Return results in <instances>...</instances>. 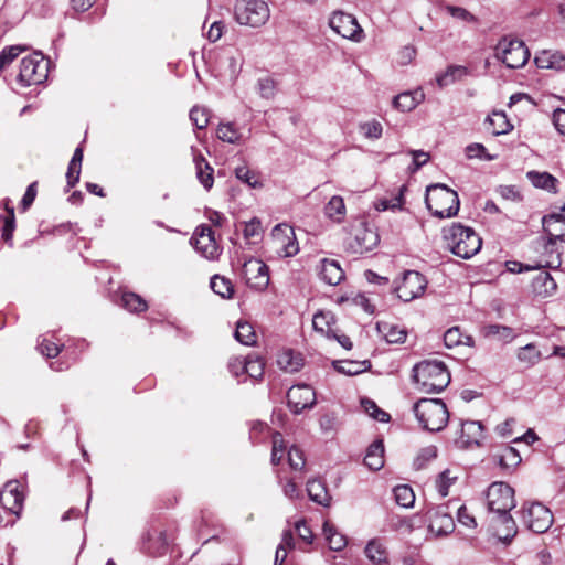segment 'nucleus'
<instances>
[{
	"instance_id": "338daca9",
	"label": "nucleus",
	"mask_w": 565,
	"mask_h": 565,
	"mask_svg": "<svg viewBox=\"0 0 565 565\" xmlns=\"http://www.w3.org/2000/svg\"><path fill=\"white\" fill-rule=\"evenodd\" d=\"M243 233H244L245 238H253V237L260 236V233H262L260 221L257 218H253L249 222H247L245 224Z\"/></svg>"
},
{
	"instance_id": "09e8293b",
	"label": "nucleus",
	"mask_w": 565,
	"mask_h": 565,
	"mask_svg": "<svg viewBox=\"0 0 565 565\" xmlns=\"http://www.w3.org/2000/svg\"><path fill=\"white\" fill-rule=\"evenodd\" d=\"M264 367H265V363L258 355L250 354V355L246 356L245 373L249 377H252L254 380L262 379V376L264 374Z\"/></svg>"
},
{
	"instance_id": "4d7b16f0",
	"label": "nucleus",
	"mask_w": 565,
	"mask_h": 565,
	"mask_svg": "<svg viewBox=\"0 0 565 565\" xmlns=\"http://www.w3.org/2000/svg\"><path fill=\"white\" fill-rule=\"evenodd\" d=\"M445 10L448 14H450L454 19L460 20L466 23H477L478 19L469 12L467 9L457 6H446Z\"/></svg>"
},
{
	"instance_id": "9d476101",
	"label": "nucleus",
	"mask_w": 565,
	"mask_h": 565,
	"mask_svg": "<svg viewBox=\"0 0 565 565\" xmlns=\"http://www.w3.org/2000/svg\"><path fill=\"white\" fill-rule=\"evenodd\" d=\"M329 25L337 34L353 42L359 43L364 39L363 29L352 14L334 12L329 20Z\"/></svg>"
},
{
	"instance_id": "c756f323",
	"label": "nucleus",
	"mask_w": 565,
	"mask_h": 565,
	"mask_svg": "<svg viewBox=\"0 0 565 565\" xmlns=\"http://www.w3.org/2000/svg\"><path fill=\"white\" fill-rule=\"evenodd\" d=\"M307 492L309 498L321 505H329L330 495L324 483L319 479H310L307 482Z\"/></svg>"
},
{
	"instance_id": "412c9836",
	"label": "nucleus",
	"mask_w": 565,
	"mask_h": 565,
	"mask_svg": "<svg viewBox=\"0 0 565 565\" xmlns=\"http://www.w3.org/2000/svg\"><path fill=\"white\" fill-rule=\"evenodd\" d=\"M483 438V427L480 422L467 420L461 424V434L458 439L460 447L479 446Z\"/></svg>"
},
{
	"instance_id": "e2e57ef3",
	"label": "nucleus",
	"mask_w": 565,
	"mask_h": 565,
	"mask_svg": "<svg viewBox=\"0 0 565 565\" xmlns=\"http://www.w3.org/2000/svg\"><path fill=\"white\" fill-rule=\"evenodd\" d=\"M15 227L14 209L9 210V215L3 220L2 238L6 242H10Z\"/></svg>"
},
{
	"instance_id": "680f3d73",
	"label": "nucleus",
	"mask_w": 565,
	"mask_h": 565,
	"mask_svg": "<svg viewBox=\"0 0 565 565\" xmlns=\"http://www.w3.org/2000/svg\"><path fill=\"white\" fill-rule=\"evenodd\" d=\"M23 51V47L21 46H10L4 49L0 53V68H4L7 65H9L15 57L19 56V54Z\"/></svg>"
},
{
	"instance_id": "6e6d98bb",
	"label": "nucleus",
	"mask_w": 565,
	"mask_h": 565,
	"mask_svg": "<svg viewBox=\"0 0 565 565\" xmlns=\"http://www.w3.org/2000/svg\"><path fill=\"white\" fill-rule=\"evenodd\" d=\"M190 119L198 129H204L209 125V110L204 107L194 106L190 110Z\"/></svg>"
},
{
	"instance_id": "4c0bfd02",
	"label": "nucleus",
	"mask_w": 565,
	"mask_h": 565,
	"mask_svg": "<svg viewBox=\"0 0 565 565\" xmlns=\"http://www.w3.org/2000/svg\"><path fill=\"white\" fill-rule=\"evenodd\" d=\"M516 358L520 363L531 367L541 361L542 353L534 343H529L518 350Z\"/></svg>"
},
{
	"instance_id": "423d86ee",
	"label": "nucleus",
	"mask_w": 565,
	"mask_h": 565,
	"mask_svg": "<svg viewBox=\"0 0 565 565\" xmlns=\"http://www.w3.org/2000/svg\"><path fill=\"white\" fill-rule=\"evenodd\" d=\"M234 18L241 25L260 28L270 18V9L264 0H236Z\"/></svg>"
},
{
	"instance_id": "37998d69",
	"label": "nucleus",
	"mask_w": 565,
	"mask_h": 565,
	"mask_svg": "<svg viewBox=\"0 0 565 565\" xmlns=\"http://www.w3.org/2000/svg\"><path fill=\"white\" fill-rule=\"evenodd\" d=\"M217 138L228 143H239L242 141L241 131L231 122L220 124L216 130Z\"/></svg>"
},
{
	"instance_id": "a211bd4d",
	"label": "nucleus",
	"mask_w": 565,
	"mask_h": 565,
	"mask_svg": "<svg viewBox=\"0 0 565 565\" xmlns=\"http://www.w3.org/2000/svg\"><path fill=\"white\" fill-rule=\"evenodd\" d=\"M379 242V234L374 230L365 226V224H361L355 230L354 238L350 246L354 253L364 254L375 248Z\"/></svg>"
},
{
	"instance_id": "1a4fd4ad",
	"label": "nucleus",
	"mask_w": 565,
	"mask_h": 565,
	"mask_svg": "<svg viewBox=\"0 0 565 565\" xmlns=\"http://www.w3.org/2000/svg\"><path fill=\"white\" fill-rule=\"evenodd\" d=\"M522 519L534 533H544L553 524V514L550 509L540 502H532L523 507Z\"/></svg>"
},
{
	"instance_id": "f704fd0d",
	"label": "nucleus",
	"mask_w": 565,
	"mask_h": 565,
	"mask_svg": "<svg viewBox=\"0 0 565 565\" xmlns=\"http://www.w3.org/2000/svg\"><path fill=\"white\" fill-rule=\"evenodd\" d=\"M444 342L447 348H455L459 345L472 347L473 338L463 334L459 327L449 328L444 334Z\"/></svg>"
},
{
	"instance_id": "0e129e2a",
	"label": "nucleus",
	"mask_w": 565,
	"mask_h": 565,
	"mask_svg": "<svg viewBox=\"0 0 565 565\" xmlns=\"http://www.w3.org/2000/svg\"><path fill=\"white\" fill-rule=\"evenodd\" d=\"M409 154L413 157V166L409 167L411 172H416L429 160V153L423 150H411Z\"/></svg>"
},
{
	"instance_id": "58836bf2",
	"label": "nucleus",
	"mask_w": 565,
	"mask_h": 565,
	"mask_svg": "<svg viewBox=\"0 0 565 565\" xmlns=\"http://www.w3.org/2000/svg\"><path fill=\"white\" fill-rule=\"evenodd\" d=\"M377 329L388 343H403L407 335L406 330L396 324L377 323Z\"/></svg>"
},
{
	"instance_id": "49530a36",
	"label": "nucleus",
	"mask_w": 565,
	"mask_h": 565,
	"mask_svg": "<svg viewBox=\"0 0 565 565\" xmlns=\"http://www.w3.org/2000/svg\"><path fill=\"white\" fill-rule=\"evenodd\" d=\"M395 501L403 508H412L415 502V493L408 484H398L394 488Z\"/></svg>"
},
{
	"instance_id": "79ce46f5",
	"label": "nucleus",
	"mask_w": 565,
	"mask_h": 565,
	"mask_svg": "<svg viewBox=\"0 0 565 565\" xmlns=\"http://www.w3.org/2000/svg\"><path fill=\"white\" fill-rule=\"evenodd\" d=\"M334 369L339 373L347 375H356L364 372L369 366V361H338L333 362Z\"/></svg>"
},
{
	"instance_id": "72a5a7b5",
	"label": "nucleus",
	"mask_w": 565,
	"mask_h": 565,
	"mask_svg": "<svg viewBox=\"0 0 565 565\" xmlns=\"http://www.w3.org/2000/svg\"><path fill=\"white\" fill-rule=\"evenodd\" d=\"M347 209L344 200L340 195H333L324 206V214L335 223H341L345 217Z\"/></svg>"
},
{
	"instance_id": "4be33fe9",
	"label": "nucleus",
	"mask_w": 565,
	"mask_h": 565,
	"mask_svg": "<svg viewBox=\"0 0 565 565\" xmlns=\"http://www.w3.org/2000/svg\"><path fill=\"white\" fill-rule=\"evenodd\" d=\"M320 278L330 286L339 285L344 278V271L333 259H323L319 269Z\"/></svg>"
},
{
	"instance_id": "39448f33",
	"label": "nucleus",
	"mask_w": 565,
	"mask_h": 565,
	"mask_svg": "<svg viewBox=\"0 0 565 565\" xmlns=\"http://www.w3.org/2000/svg\"><path fill=\"white\" fill-rule=\"evenodd\" d=\"M413 409L419 425L429 431H440L449 419L448 409L439 398H420Z\"/></svg>"
},
{
	"instance_id": "6ab92c4d",
	"label": "nucleus",
	"mask_w": 565,
	"mask_h": 565,
	"mask_svg": "<svg viewBox=\"0 0 565 565\" xmlns=\"http://www.w3.org/2000/svg\"><path fill=\"white\" fill-rule=\"evenodd\" d=\"M565 204L561 209V213H554L543 217V228L548 236V245L556 242H565Z\"/></svg>"
},
{
	"instance_id": "ea45409f",
	"label": "nucleus",
	"mask_w": 565,
	"mask_h": 565,
	"mask_svg": "<svg viewBox=\"0 0 565 565\" xmlns=\"http://www.w3.org/2000/svg\"><path fill=\"white\" fill-rule=\"evenodd\" d=\"M235 339L244 345H254L257 342L255 330L247 321H238L236 323Z\"/></svg>"
},
{
	"instance_id": "a19ab883",
	"label": "nucleus",
	"mask_w": 565,
	"mask_h": 565,
	"mask_svg": "<svg viewBox=\"0 0 565 565\" xmlns=\"http://www.w3.org/2000/svg\"><path fill=\"white\" fill-rule=\"evenodd\" d=\"M484 335L495 338L504 343L511 342L515 338L512 328L501 324H490L484 328Z\"/></svg>"
},
{
	"instance_id": "aec40b11",
	"label": "nucleus",
	"mask_w": 565,
	"mask_h": 565,
	"mask_svg": "<svg viewBox=\"0 0 565 565\" xmlns=\"http://www.w3.org/2000/svg\"><path fill=\"white\" fill-rule=\"evenodd\" d=\"M191 151L193 156V163L195 166L196 179L206 191H210L214 184V169L195 147H191Z\"/></svg>"
},
{
	"instance_id": "7ed1b4c3",
	"label": "nucleus",
	"mask_w": 565,
	"mask_h": 565,
	"mask_svg": "<svg viewBox=\"0 0 565 565\" xmlns=\"http://www.w3.org/2000/svg\"><path fill=\"white\" fill-rule=\"evenodd\" d=\"M443 238L446 247L456 256L461 258H470L481 248V238L470 227H466L459 223L444 228Z\"/></svg>"
},
{
	"instance_id": "5fc2aeb1",
	"label": "nucleus",
	"mask_w": 565,
	"mask_h": 565,
	"mask_svg": "<svg viewBox=\"0 0 565 565\" xmlns=\"http://www.w3.org/2000/svg\"><path fill=\"white\" fill-rule=\"evenodd\" d=\"M437 457L436 446H427L419 450L418 455L414 459V467L419 470L423 469L429 461Z\"/></svg>"
},
{
	"instance_id": "dca6fc26",
	"label": "nucleus",
	"mask_w": 565,
	"mask_h": 565,
	"mask_svg": "<svg viewBox=\"0 0 565 565\" xmlns=\"http://www.w3.org/2000/svg\"><path fill=\"white\" fill-rule=\"evenodd\" d=\"M287 403L295 414L312 408L316 404V392L306 384L291 386L287 393Z\"/></svg>"
},
{
	"instance_id": "6e6552de",
	"label": "nucleus",
	"mask_w": 565,
	"mask_h": 565,
	"mask_svg": "<svg viewBox=\"0 0 565 565\" xmlns=\"http://www.w3.org/2000/svg\"><path fill=\"white\" fill-rule=\"evenodd\" d=\"M47 62L41 54H33L21 61L19 81L26 86L38 85L47 78Z\"/></svg>"
},
{
	"instance_id": "20e7f679",
	"label": "nucleus",
	"mask_w": 565,
	"mask_h": 565,
	"mask_svg": "<svg viewBox=\"0 0 565 565\" xmlns=\"http://www.w3.org/2000/svg\"><path fill=\"white\" fill-rule=\"evenodd\" d=\"M425 203L431 214L439 218L456 216L460 205L457 192L440 183L427 186Z\"/></svg>"
},
{
	"instance_id": "0eeeda50",
	"label": "nucleus",
	"mask_w": 565,
	"mask_h": 565,
	"mask_svg": "<svg viewBox=\"0 0 565 565\" xmlns=\"http://www.w3.org/2000/svg\"><path fill=\"white\" fill-rule=\"evenodd\" d=\"M495 57L509 68H519L525 65L530 52L522 41L504 38L495 46Z\"/></svg>"
},
{
	"instance_id": "2eb2a0df",
	"label": "nucleus",
	"mask_w": 565,
	"mask_h": 565,
	"mask_svg": "<svg viewBox=\"0 0 565 565\" xmlns=\"http://www.w3.org/2000/svg\"><path fill=\"white\" fill-rule=\"evenodd\" d=\"M243 275L246 284L257 290L263 291L269 284L268 266L257 258H250L243 265Z\"/></svg>"
},
{
	"instance_id": "f8f14e48",
	"label": "nucleus",
	"mask_w": 565,
	"mask_h": 565,
	"mask_svg": "<svg viewBox=\"0 0 565 565\" xmlns=\"http://www.w3.org/2000/svg\"><path fill=\"white\" fill-rule=\"evenodd\" d=\"M425 515L428 521L429 532L436 536L448 535L455 530V522L449 512V505L431 507Z\"/></svg>"
},
{
	"instance_id": "5701e85b",
	"label": "nucleus",
	"mask_w": 565,
	"mask_h": 565,
	"mask_svg": "<svg viewBox=\"0 0 565 565\" xmlns=\"http://www.w3.org/2000/svg\"><path fill=\"white\" fill-rule=\"evenodd\" d=\"M556 287L554 278L547 271L539 273L532 281L533 292L541 298L552 296L556 291Z\"/></svg>"
},
{
	"instance_id": "f03ea898",
	"label": "nucleus",
	"mask_w": 565,
	"mask_h": 565,
	"mask_svg": "<svg viewBox=\"0 0 565 565\" xmlns=\"http://www.w3.org/2000/svg\"><path fill=\"white\" fill-rule=\"evenodd\" d=\"M413 377L418 388L427 394L444 391L450 383V373L440 361H423L413 369Z\"/></svg>"
},
{
	"instance_id": "052dcab7",
	"label": "nucleus",
	"mask_w": 565,
	"mask_h": 565,
	"mask_svg": "<svg viewBox=\"0 0 565 565\" xmlns=\"http://www.w3.org/2000/svg\"><path fill=\"white\" fill-rule=\"evenodd\" d=\"M288 462L292 469L301 470L306 463L303 452L298 447L292 446L288 450Z\"/></svg>"
},
{
	"instance_id": "c85d7f7f",
	"label": "nucleus",
	"mask_w": 565,
	"mask_h": 565,
	"mask_svg": "<svg viewBox=\"0 0 565 565\" xmlns=\"http://www.w3.org/2000/svg\"><path fill=\"white\" fill-rule=\"evenodd\" d=\"M423 98L424 94L419 90L405 92L393 99V106L401 111H411L423 100Z\"/></svg>"
},
{
	"instance_id": "de8ad7c7",
	"label": "nucleus",
	"mask_w": 565,
	"mask_h": 565,
	"mask_svg": "<svg viewBox=\"0 0 565 565\" xmlns=\"http://www.w3.org/2000/svg\"><path fill=\"white\" fill-rule=\"evenodd\" d=\"M121 305L131 312H142L147 310V302L137 294L124 292L121 296Z\"/></svg>"
},
{
	"instance_id": "a878e982",
	"label": "nucleus",
	"mask_w": 565,
	"mask_h": 565,
	"mask_svg": "<svg viewBox=\"0 0 565 565\" xmlns=\"http://www.w3.org/2000/svg\"><path fill=\"white\" fill-rule=\"evenodd\" d=\"M493 460L504 470H511L519 466L521 456L513 447L505 446L493 455Z\"/></svg>"
},
{
	"instance_id": "bf43d9fd",
	"label": "nucleus",
	"mask_w": 565,
	"mask_h": 565,
	"mask_svg": "<svg viewBox=\"0 0 565 565\" xmlns=\"http://www.w3.org/2000/svg\"><path fill=\"white\" fill-rule=\"evenodd\" d=\"M466 154L468 158H483L488 161L494 160L497 156L488 154L482 143H471L466 148Z\"/></svg>"
},
{
	"instance_id": "69168bd1",
	"label": "nucleus",
	"mask_w": 565,
	"mask_h": 565,
	"mask_svg": "<svg viewBox=\"0 0 565 565\" xmlns=\"http://www.w3.org/2000/svg\"><path fill=\"white\" fill-rule=\"evenodd\" d=\"M40 352L46 358H55L61 352V347L55 342H52L47 339H43L39 344Z\"/></svg>"
},
{
	"instance_id": "f3484780",
	"label": "nucleus",
	"mask_w": 565,
	"mask_h": 565,
	"mask_svg": "<svg viewBox=\"0 0 565 565\" xmlns=\"http://www.w3.org/2000/svg\"><path fill=\"white\" fill-rule=\"evenodd\" d=\"M23 500L24 495L20 491V483L17 480L8 481L0 491L1 505L15 515L21 512Z\"/></svg>"
},
{
	"instance_id": "c03bdc74",
	"label": "nucleus",
	"mask_w": 565,
	"mask_h": 565,
	"mask_svg": "<svg viewBox=\"0 0 565 565\" xmlns=\"http://www.w3.org/2000/svg\"><path fill=\"white\" fill-rule=\"evenodd\" d=\"M467 74V68L459 65L449 66L445 73L437 76L439 87L448 86Z\"/></svg>"
},
{
	"instance_id": "7c9ffc66",
	"label": "nucleus",
	"mask_w": 565,
	"mask_h": 565,
	"mask_svg": "<svg viewBox=\"0 0 565 565\" xmlns=\"http://www.w3.org/2000/svg\"><path fill=\"white\" fill-rule=\"evenodd\" d=\"M278 366L289 373L298 372L302 366V358L292 350H284L277 358Z\"/></svg>"
},
{
	"instance_id": "13d9d810",
	"label": "nucleus",
	"mask_w": 565,
	"mask_h": 565,
	"mask_svg": "<svg viewBox=\"0 0 565 565\" xmlns=\"http://www.w3.org/2000/svg\"><path fill=\"white\" fill-rule=\"evenodd\" d=\"M257 90L263 98L270 99L275 96L276 85L273 78L264 77L257 82Z\"/></svg>"
},
{
	"instance_id": "603ef678",
	"label": "nucleus",
	"mask_w": 565,
	"mask_h": 565,
	"mask_svg": "<svg viewBox=\"0 0 565 565\" xmlns=\"http://www.w3.org/2000/svg\"><path fill=\"white\" fill-rule=\"evenodd\" d=\"M235 175L238 180L248 184L253 189L262 186L258 174L246 166L237 167L235 169Z\"/></svg>"
},
{
	"instance_id": "774afa93",
	"label": "nucleus",
	"mask_w": 565,
	"mask_h": 565,
	"mask_svg": "<svg viewBox=\"0 0 565 565\" xmlns=\"http://www.w3.org/2000/svg\"><path fill=\"white\" fill-rule=\"evenodd\" d=\"M457 518L458 522L467 527L473 529L477 526L475 516L468 512L466 505L458 508Z\"/></svg>"
},
{
	"instance_id": "9b49d317",
	"label": "nucleus",
	"mask_w": 565,
	"mask_h": 565,
	"mask_svg": "<svg viewBox=\"0 0 565 565\" xmlns=\"http://www.w3.org/2000/svg\"><path fill=\"white\" fill-rule=\"evenodd\" d=\"M191 243L195 250L204 258L214 260L221 255V247L216 243L214 232L209 225H200L195 228Z\"/></svg>"
},
{
	"instance_id": "3c124183",
	"label": "nucleus",
	"mask_w": 565,
	"mask_h": 565,
	"mask_svg": "<svg viewBox=\"0 0 565 565\" xmlns=\"http://www.w3.org/2000/svg\"><path fill=\"white\" fill-rule=\"evenodd\" d=\"M458 476L452 475V471L449 469L440 472L436 479V488L438 493L441 497H446L449 493V488L456 482Z\"/></svg>"
},
{
	"instance_id": "cd10ccee",
	"label": "nucleus",
	"mask_w": 565,
	"mask_h": 565,
	"mask_svg": "<svg viewBox=\"0 0 565 565\" xmlns=\"http://www.w3.org/2000/svg\"><path fill=\"white\" fill-rule=\"evenodd\" d=\"M486 124L488 125V130L494 136L508 134L513 128L502 111H493L487 117Z\"/></svg>"
},
{
	"instance_id": "f257e3e1",
	"label": "nucleus",
	"mask_w": 565,
	"mask_h": 565,
	"mask_svg": "<svg viewBox=\"0 0 565 565\" xmlns=\"http://www.w3.org/2000/svg\"><path fill=\"white\" fill-rule=\"evenodd\" d=\"M487 501L489 510L497 515L499 540L509 542L518 532L515 521L510 515L515 507L513 488L502 481L493 482L488 488Z\"/></svg>"
},
{
	"instance_id": "864d4df0",
	"label": "nucleus",
	"mask_w": 565,
	"mask_h": 565,
	"mask_svg": "<svg viewBox=\"0 0 565 565\" xmlns=\"http://www.w3.org/2000/svg\"><path fill=\"white\" fill-rule=\"evenodd\" d=\"M361 406L364 409V412L369 414L372 418L381 423H386L390 420V415L383 409L379 408V406L373 401L369 398H363L361 401Z\"/></svg>"
},
{
	"instance_id": "4468645a",
	"label": "nucleus",
	"mask_w": 565,
	"mask_h": 565,
	"mask_svg": "<svg viewBox=\"0 0 565 565\" xmlns=\"http://www.w3.org/2000/svg\"><path fill=\"white\" fill-rule=\"evenodd\" d=\"M276 253L281 257H291L299 250L294 228L287 224H278L271 231Z\"/></svg>"
},
{
	"instance_id": "e433bc0d",
	"label": "nucleus",
	"mask_w": 565,
	"mask_h": 565,
	"mask_svg": "<svg viewBox=\"0 0 565 565\" xmlns=\"http://www.w3.org/2000/svg\"><path fill=\"white\" fill-rule=\"evenodd\" d=\"M211 289L223 299H231L234 296L233 282L222 275H214L210 281Z\"/></svg>"
},
{
	"instance_id": "393cba45",
	"label": "nucleus",
	"mask_w": 565,
	"mask_h": 565,
	"mask_svg": "<svg viewBox=\"0 0 565 565\" xmlns=\"http://www.w3.org/2000/svg\"><path fill=\"white\" fill-rule=\"evenodd\" d=\"M364 465L373 471H377L384 466V444L382 440L373 441L366 449Z\"/></svg>"
},
{
	"instance_id": "8fccbe9b",
	"label": "nucleus",
	"mask_w": 565,
	"mask_h": 565,
	"mask_svg": "<svg viewBox=\"0 0 565 565\" xmlns=\"http://www.w3.org/2000/svg\"><path fill=\"white\" fill-rule=\"evenodd\" d=\"M359 131L366 139L377 140L382 137L383 126L380 121L373 119L370 121L361 122L359 125Z\"/></svg>"
},
{
	"instance_id": "2f4dec72",
	"label": "nucleus",
	"mask_w": 565,
	"mask_h": 565,
	"mask_svg": "<svg viewBox=\"0 0 565 565\" xmlns=\"http://www.w3.org/2000/svg\"><path fill=\"white\" fill-rule=\"evenodd\" d=\"M365 556L375 565L387 563V551L384 544L377 540H371L364 550Z\"/></svg>"
},
{
	"instance_id": "473e14b6",
	"label": "nucleus",
	"mask_w": 565,
	"mask_h": 565,
	"mask_svg": "<svg viewBox=\"0 0 565 565\" xmlns=\"http://www.w3.org/2000/svg\"><path fill=\"white\" fill-rule=\"evenodd\" d=\"M323 535L332 551H342L348 544L347 537L338 532L337 527L330 522L323 523Z\"/></svg>"
},
{
	"instance_id": "c9c22d12",
	"label": "nucleus",
	"mask_w": 565,
	"mask_h": 565,
	"mask_svg": "<svg viewBox=\"0 0 565 565\" xmlns=\"http://www.w3.org/2000/svg\"><path fill=\"white\" fill-rule=\"evenodd\" d=\"M526 177L534 186L550 192H556L557 179L548 172L529 171Z\"/></svg>"
},
{
	"instance_id": "bb28decb",
	"label": "nucleus",
	"mask_w": 565,
	"mask_h": 565,
	"mask_svg": "<svg viewBox=\"0 0 565 565\" xmlns=\"http://www.w3.org/2000/svg\"><path fill=\"white\" fill-rule=\"evenodd\" d=\"M535 64L540 68H565V56L559 52L543 51L535 57Z\"/></svg>"
},
{
	"instance_id": "ddd939ff",
	"label": "nucleus",
	"mask_w": 565,
	"mask_h": 565,
	"mask_svg": "<svg viewBox=\"0 0 565 565\" xmlns=\"http://www.w3.org/2000/svg\"><path fill=\"white\" fill-rule=\"evenodd\" d=\"M427 287L426 278L416 270H407L401 282L397 284L395 291L397 297L405 301H412L420 297Z\"/></svg>"
},
{
	"instance_id": "a18cd8bd",
	"label": "nucleus",
	"mask_w": 565,
	"mask_h": 565,
	"mask_svg": "<svg viewBox=\"0 0 565 565\" xmlns=\"http://www.w3.org/2000/svg\"><path fill=\"white\" fill-rule=\"evenodd\" d=\"M406 191V186L402 185L398 189V193L391 199H381L376 201L375 209L377 211H387V210H402L404 204V192Z\"/></svg>"
},
{
	"instance_id": "b1692460",
	"label": "nucleus",
	"mask_w": 565,
	"mask_h": 565,
	"mask_svg": "<svg viewBox=\"0 0 565 565\" xmlns=\"http://www.w3.org/2000/svg\"><path fill=\"white\" fill-rule=\"evenodd\" d=\"M315 331L327 338L335 337V319L330 311H319L312 318Z\"/></svg>"
}]
</instances>
